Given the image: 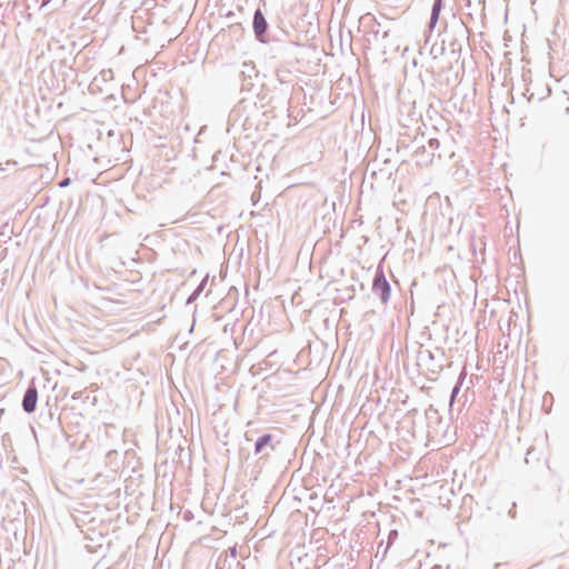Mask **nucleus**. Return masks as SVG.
Masks as SVG:
<instances>
[{
  "instance_id": "obj_1",
  "label": "nucleus",
  "mask_w": 569,
  "mask_h": 569,
  "mask_svg": "<svg viewBox=\"0 0 569 569\" xmlns=\"http://www.w3.org/2000/svg\"><path fill=\"white\" fill-rule=\"evenodd\" d=\"M373 292L380 297L383 302H387L390 296V286L382 273L378 274L372 284Z\"/></svg>"
},
{
  "instance_id": "obj_2",
  "label": "nucleus",
  "mask_w": 569,
  "mask_h": 569,
  "mask_svg": "<svg viewBox=\"0 0 569 569\" xmlns=\"http://www.w3.org/2000/svg\"><path fill=\"white\" fill-rule=\"evenodd\" d=\"M37 401H38V391L36 388H29L27 391H26V395H24V398H23V401H22V406H23V409L24 411L31 413L36 410V407H37Z\"/></svg>"
},
{
  "instance_id": "obj_3",
  "label": "nucleus",
  "mask_w": 569,
  "mask_h": 569,
  "mask_svg": "<svg viewBox=\"0 0 569 569\" xmlns=\"http://www.w3.org/2000/svg\"><path fill=\"white\" fill-rule=\"evenodd\" d=\"M267 21L262 14V12L260 10H257L254 12V17H253V29H254V32L257 36H261L266 32L267 30Z\"/></svg>"
},
{
  "instance_id": "obj_4",
  "label": "nucleus",
  "mask_w": 569,
  "mask_h": 569,
  "mask_svg": "<svg viewBox=\"0 0 569 569\" xmlns=\"http://www.w3.org/2000/svg\"><path fill=\"white\" fill-rule=\"evenodd\" d=\"M271 441L270 435H264L261 438H259L256 442V451L260 452L266 446H269Z\"/></svg>"
},
{
  "instance_id": "obj_5",
  "label": "nucleus",
  "mask_w": 569,
  "mask_h": 569,
  "mask_svg": "<svg viewBox=\"0 0 569 569\" xmlns=\"http://www.w3.org/2000/svg\"><path fill=\"white\" fill-rule=\"evenodd\" d=\"M440 8H441V0H437L433 6V10H432V19L433 20H437Z\"/></svg>"
},
{
  "instance_id": "obj_6",
  "label": "nucleus",
  "mask_w": 569,
  "mask_h": 569,
  "mask_svg": "<svg viewBox=\"0 0 569 569\" xmlns=\"http://www.w3.org/2000/svg\"><path fill=\"white\" fill-rule=\"evenodd\" d=\"M67 184H68V180H66V181L61 182V186H62V187H64V186H67Z\"/></svg>"
}]
</instances>
